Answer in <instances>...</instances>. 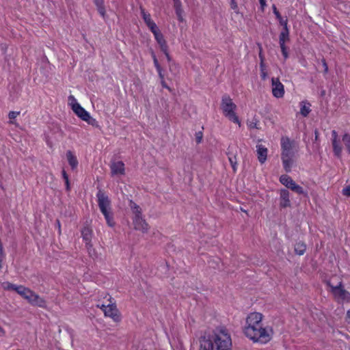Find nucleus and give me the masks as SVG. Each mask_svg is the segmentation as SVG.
Listing matches in <instances>:
<instances>
[{"instance_id":"obj_7","label":"nucleus","mask_w":350,"mask_h":350,"mask_svg":"<svg viewBox=\"0 0 350 350\" xmlns=\"http://www.w3.org/2000/svg\"><path fill=\"white\" fill-rule=\"evenodd\" d=\"M107 301H109L107 304H98L97 308L102 310L105 317L111 318L116 323L120 322L122 319L121 314L116 303L113 301V298L109 296Z\"/></svg>"},{"instance_id":"obj_50","label":"nucleus","mask_w":350,"mask_h":350,"mask_svg":"<svg viewBox=\"0 0 350 350\" xmlns=\"http://www.w3.org/2000/svg\"><path fill=\"white\" fill-rule=\"evenodd\" d=\"M229 160H230V162L232 165V167H233L234 170H235V164L236 163H234L233 160L232 158H229Z\"/></svg>"},{"instance_id":"obj_25","label":"nucleus","mask_w":350,"mask_h":350,"mask_svg":"<svg viewBox=\"0 0 350 350\" xmlns=\"http://www.w3.org/2000/svg\"><path fill=\"white\" fill-rule=\"evenodd\" d=\"M99 14L104 18L105 15V9L104 6V0H94Z\"/></svg>"},{"instance_id":"obj_4","label":"nucleus","mask_w":350,"mask_h":350,"mask_svg":"<svg viewBox=\"0 0 350 350\" xmlns=\"http://www.w3.org/2000/svg\"><path fill=\"white\" fill-rule=\"evenodd\" d=\"M237 108V105L228 95L225 94L222 96L221 101V109L224 116L229 120L238 124L240 126L241 122L236 113Z\"/></svg>"},{"instance_id":"obj_21","label":"nucleus","mask_w":350,"mask_h":350,"mask_svg":"<svg viewBox=\"0 0 350 350\" xmlns=\"http://www.w3.org/2000/svg\"><path fill=\"white\" fill-rule=\"evenodd\" d=\"M31 305L33 306H38L40 308H45L46 307V301L44 298L41 297L40 295L36 293L32 301Z\"/></svg>"},{"instance_id":"obj_47","label":"nucleus","mask_w":350,"mask_h":350,"mask_svg":"<svg viewBox=\"0 0 350 350\" xmlns=\"http://www.w3.org/2000/svg\"><path fill=\"white\" fill-rule=\"evenodd\" d=\"M183 12H181L180 14H176L178 19L180 21H183Z\"/></svg>"},{"instance_id":"obj_8","label":"nucleus","mask_w":350,"mask_h":350,"mask_svg":"<svg viewBox=\"0 0 350 350\" xmlns=\"http://www.w3.org/2000/svg\"><path fill=\"white\" fill-rule=\"evenodd\" d=\"M281 157L295 156L297 148L295 141L288 137H282L280 140Z\"/></svg>"},{"instance_id":"obj_24","label":"nucleus","mask_w":350,"mask_h":350,"mask_svg":"<svg viewBox=\"0 0 350 350\" xmlns=\"http://www.w3.org/2000/svg\"><path fill=\"white\" fill-rule=\"evenodd\" d=\"M31 289L25 287L24 286L19 285L16 288V292L20 295L22 297L26 299L29 294H30Z\"/></svg>"},{"instance_id":"obj_22","label":"nucleus","mask_w":350,"mask_h":350,"mask_svg":"<svg viewBox=\"0 0 350 350\" xmlns=\"http://www.w3.org/2000/svg\"><path fill=\"white\" fill-rule=\"evenodd\" d=\"M300 113L304 116L306 117L311 111L310 107L311 104L306 101L304 100L300 103Z\"/></svg>"},{"instance_id":"obj_30","label":"nucleus","mask_w":350,"mask_h":350,"mask_svg":"<svg viewBox=\"0 0 350 350\" xmlns=\"http://www.w3.org/2000/svg\"><path fill=\"white\" fill-rule=\"evenodd\" d=\"M293 179L288 175H282L280 178V183L287 188L290 185L291 181Z\"/></svg>"},{"instance_id":"obj_2","label":"nucleus","mask_w":350,"mask_h":350,"mask_svg":"<svg viewBox=\"0 0 350 350\" xmlns=\"http://www.w3.org/2000/svg\"><path fill=\"white\" fill-rule=\"evenodd\" d=\"M206 333L210 336L215 350H231L232 347L231 336L225 327H217Z\"/></svg>"},{"instance_id":"obj_54","label":"nucleus","mask_w":350,"mask_h":350,"mask_svg":"<svg viewBox=\"0 0 350 350\" xmlns=\"http://www.w3.org/2000/svg\"><path fill=\"white\" fill-rule=\"evenodd\" d=\"M318 139V131H315V139L317 140Z\"/></svg>"},{"instance_id":"obj_35","label":"nucleus","mask_w":350,"mask_h":350,"mask_svg":"<svg viewBox=\"0 0 350 350\" xmlns=\"http://www.w3.org/2000/svg\"><path fill=\"white\" fill-rule=\"evenodd\" d=\"M292 191H295V193H297L298 194H305V195H306V193H305L304 189L301 186H299L298 185H297L294 187V189H293Z\"/></svg>"},{"instance_id":"obj_27","label":"nucleus","mask_w":350,"mask_h":350,"mask_svg":"<svg viewBox=\"0 0 350 350\" xmlns=\"http://www.w3.org/2000/svg\"><path fill=\"white\" fill-rule=\"evenodd\" d=\"M342 141L343 142V144L345 146V148L347 152L350 155V134L345 133L342 135Z\"/></svg>"},{"instance_id":"obj_18","label":"nucleus","mask_w":350,"mask_h":350,"mask_svg":"<svg viewBox=\"0 0 350 350\" xmlns=\"http://www.w3.org/2000/svg\"><path fill=\"white\" fill-rule=\"evenodd\" d=\"M141 12L145 23L151 31L158 28L156 23L152 20L150 14L146 13L144 10H142Z\"/></svg>"},{"instance_id":"obj_29","label":"nucleus","mask_w":350,"mask_h":350,"mask_svg":"<svg viewBox=\"0 0 350 350\" xmlns=\"http://www.w3.org/2000/svg\"><path fill=\"white\" fill-rule=\"evenodd\" d=\"M2 288L6 291H16V288L18 286V285L12 284L9 282H5L1 284Z\"/></svg>"},{"instance_id":"obj_37","label":"nucleus","mask_w":350,"mask_h":350,"mask_svg":"<svg viewBox=\"0 0 350 350\" xmlns=\"http://www.w3.org/2000/svg\"><path fill=\"white\" fill-rule=\"evenodd\" d=\"M62 176H63V178H64V179L65 180L66 188L68 190L69 187H70V186H69V180H68V176L67 175L66 172H65V170L62 171Z\"/></svg>"},{"instance_id":"obj_10","label":"nucleus","mask_w":350,"mask_h":350,"mask_svg":"<svg viewBox=\"0 0 350 350\" xmlns=\"http://www.w3.org/2000/svg\"><path fill=\"white\" fill-rule=\"evenodd\" d=\"M109 167L112 177L119 178L125 174L124 163L121 161H112Z\"/></svg>"},{"instance_id":"obj_52","label":"nucleus","mask_w":350,"mask_h":350,"mask_svg":"<svg viewBox=\"0 0 350 350\" xmlns=\"http://www.w3.org/2000/svg\"><path fill=\"white\" fill-rule=\"evenodd\" d=\"M347 319L349 322H350V310L347 312Z\"/></svg>"},{"instance_id":"obj_44","label":"nucleus","mask_w":350,"mask_h":350,"mask_svg":"<svg viewBox=\"0 0 350 350\" xmlns=\"http://www.w3.org/2000/svg\"><path fill=\"white\" fill-rule=\"evenodd\" d=\"M202 138V133L199 132L196 134V142L197 143H200Z\"/></svg>"},{"instance_id":"obj_39","label":"nucleus","mask_w":350,"mask_h":350,"mask_svg":"<svg viewBox=\"0 0 350 350\" xmlns=\"http://www.w3.org/2000/svg\"><path fill=\"white\" fill-rule=\"evenodd\" d=\"M342 193L345 196L350 197V186L345 187L342 191Z\"/></svg>"},{"instance_id":"obj_34","label":"nucleus","mask_w":350,"mask_h":350,"mask_svg":"<svg viewBox=\"0 0 350 350\" xmlns=\"http://www.w3.org/2000/svg\"><path fill=\"white\" fill-rule=\"evenodd\" d=\"M173 1H174V5L176 14H180L181 12H183L180 0H173Z\"/></svg>"},{"instance_id":"obj_42","label":"nucleus","mask_w":350,"mask_h":350,"mask_svg":"<svg viewBox=\"0 0 350 350\" xmlns=\"http://www.w3.org/2000/svg\"><path fill=\"white\" fill-rule=\"evenodd\" d=\"M19 114V112H16V111H10L9 113V118L10 119H14Z\"/></svg>"},{"instance_id":"obj_5","label":"nucleus","mask_w":350,"mask_h":350,"mask_svg":"<svg viewBox=\"0 0 350 350\" xmlns=\"http://www.w3.org/2000/svg\"><path fill=\"white\" fill-rule=\"evenodd\" d=\"M129 207L131 208L132 213L134 214L133 223L135 229L139 230L143 233L147 232L149 227L148 224L142 217L141 208L132 200L129 201Z\"/></svg>"},{"instance_id":"obj_49","label":"nucleus","mask_w":350,"mask_h":350,"mask_svg":"<svg viewBox=\"0 0 350 350\" xmlns=\"http://www.w3.org/2000/svg\"><path fill=\"white\" fill-rule=\"evenodd\" d=\"M323 65L325 68V72H327L328 70V67H327V63L325 62V60L323 61Z\"/></svg>"},{"instance_id":"obj_19","label":"nucleus","mask_w":350,"mask_h":350,"mask_svg":"<svg viewBox=\"0 0 350 350\" xmlns=\"http://www.w3.org/2000/svg\"><path fill=\"white\" fill-rule=\"evenodd\" d=\"M66 159L68 160L69 165H70V167L72 170H75L77 167L79 162L77 159V157L75 155V154L72 151L68 150L66 152Z\"/></svg>"},{"instance_id":"obj_12","label":"nucleus","mask_w":350,"mask_h":350,"mask_svg":"<svg viewBox=\"0 0 350 350\" xmlns=\"http://www.w3.org/2000/svg\"><path fill=\"white\" fill-rule=\"evenodd\" d=\"M272 94L274 97L280 98L284 96V87L278 78L271 79Z\"/></svg>"},{"instance_id":"obj_6","label":"nucleus","mask_w":350,"mask_h":350,"mask_svg":"<svg viewBox=\"0 0 350 350\" xmlns=\"http://www.w3.org/2000/svg\"><path fill=\"white\" fill-rule=\"evenodd\" d=\"M69 100H72L73 101L72 104V109L79 118H80L82 120L86 122L90 125L96 127L98 126L97 120L95 118H92L90 116V113L87 111L83 107L81 106L79 103L77 102L76 99L74 98L73 96H70Z\"/></svg>"},{"instance_id":"obj_45","label":"nucleus","mask_w":350,"mask_h":350,"mask_svg":"<svg viewBox=\"0 0 350 350\" xmlns=\"http://www.w3.org/2000/svg\"><path fill=\"white\" fill-rule=\"evenodd\" d=\"M259 2H260V4L262 10L264 11L265 8L267 5L266 0H259Z\"/></svg>"},{"instance_id":"obj_20","label":"nucleus","mask_w":350,"mask_h":350,"mask_svg":"<svg viewBox=\"0 0 350 350\" xmlns=\"http://www.w3.org/2000/svg\"><path fill=\"white\" fill-rule=\"evenodd\" d=\"M289 29L288 28H284L280 32L279 36V44L280 46H286L285 43L289 41Z\"/></svg>"},{"instance_id":"obj_56","label":"nucleus","mask_w":350,"mask_h":350,"mask_svg":"<svg viewBox=\"0 0 350 350\" xmlns=\"http://www.w3.org/2000/svg\"><path fill=\"white\" fill-rule=\"evenodd\" d=\"M1 330H2V329L0 327V331H1Z\"/></svg>"},{"instance_id":"obj_31","label":"nucleus","mask_w":350,"mask_h":350,"mask_svg":"<svg viewBox=\"0 0 350 350\" xmlns=\"http://www.w3.org/2000/svg\"><path fill=\"white\" fill-rule=\"evenodd\" d=\"M260 77L261 78L265 80L267 77V72L266 70L265 65L263 62V59H261V62L260 64Z\"/></svg>"},{"instance_id":"obj_28","label":"nucleus","mask_w":350,"mask_h":350,"mask_svg":"<svg viewBox=\"0 0 350 350\" xmlns=\"http://www.w3.org/2000/svg\"><path fill=\"white\" fill-rule=\"evenodd\" d=\"M85 247L87 248L89 256L92 258L96 259V258H98V254L97 252L96 251V250L93 247L92 243L85 245Z\"/></svg>"},{"instance_id":"obj_48","label":"nucleus","mask_w":350,"mask_h":350,"mask_svg":"<svg viewBox=\"0 0 350 350\" xmlns=\"http://www.w3.org/2000/svg\"><path fill=\"white\" fill-rule=\"evenodd\" d=\"M272 9H273V14H275V16L280 13L278 12V10H277V8H276L275 5L273 4L272 5Z\"/></svg>"},{"instance_id":"obj_51","label":"nucleus","mask_w":350,"mask_h":350,"mask_svg":"<svg viewBox=\"0 0 350 350\" xmlns=\"http://www.w3.org/2000/svg\"><path fill=\"white\" fill-rule=\"evenodd\" d=\"M249 126H250V128H251V129H252V128H257V126H256V123H253V122L250 123V124H249Z\"/></svg>"},{"instance_id":"obj_15","label":"nucleus","mask_w":350,"mask_h":350,"mask_svg":"<svg viewBox=\"0 0 350 350\" xmlns=\"http://www.w3.org/2000/svg\"><path fill=\"white\" fill-rule=\"evenodd\" d=\"M256 153L259 162L262 164L264 163L267 158L268 149L262 144H257Z\"/></svg>"},{"instance_id":"obj_26","label":"nucleus","mask_w":350,"mask_h":350,"mask_svg":"<svg viewBox=\"0 0 350 350\" xmlns=\"http://www.w3.org/2000/svg\"><path fill=\"white\" fill-rule=\"evenodd\" d=\"M306 250V245L303 242H298L295 245V252L298 255H303Z\"/></svg>"},{"instance_id":"obj_14","label":"nucleus","mask_w":350,"mask_h":350,"mask_svg":"<svg viewBox=\"0 0 350 350\" xmlns=\"http://www.w3.org/2000/svg\"><path fill=\"white\" fill-rule=\"evenodd\" d=\"M152 33H153V35L154 36V39L157 42L158 44L159 45L161 51H165L167 44L166 43L165 40L163 38V34L161 33V32L160 31L159 28L152 31Z\"/></svg>"},{"instance_id":"obj_55","label":"nucleus","mask_w":350,"mask_h":350,"mask_svg":"<svg viewBox=\"0 0 350 350\" xmlns=\"http://www.w3.org/2000/svg\"><path fill=\"white\" fill-rule=\"evenodd\" d=\"M57 224L59 229L60 230V222L59 221H57Z\"/></svg>"},{"instance_id":"obj_41","label":"nucleus","mask_w":350,"mask_h":350,"mask_svg":"<svg viewBox=\"0 0 350 350\" xmlns=\"http://www.w3.org/2000/svg\"><path fill=\"white\" fill-rule=\"evenodd\" d=\"M3 258H4V253H3V247L0 246V268L1 267L2 261H3Z\"/></svg>"},{"instance_id":"obj_16","label":"nucleus","mask_w":350,"mask_h":350,"mask_svg":"<svg viewBox=\"0 0 350 350\" xmlns=\"http://www.w3.org/2000/svg\"><path fill=\"white\" fill-rule=\"evenodd\" d=\"M280 206L282 208H286L291 206V200L289 198V192L287 189H283L280 191Z\"/></svg>"},{"instance_id":"obj_46","label":"nucleus","mask_w":350,"mask_h":350,"mask_svg":"<svg viewBox=\"0 0 350 350\" xmlns=\"http://www.w3.org/2000/svg\"><path fill=\"white\" fill-rule=\"evenodd\" d=\"M297 185V184H296L295 182L293 180L292 181H291L290 185L288 186V189H290L293 190V189H294V187Z\"/></svg>"},{"instance_id":"obj_36","label":"nucleus","mask_w":350,"mask_h":350,"mask_svg":"<svg viewBox=\"0 0 350 350\" xmlns=\"http://www.w3.org/2000/svg\"><path fill=\"white\" fill-rule=\"evenodd\" d=\"M230 8L232 9L235 12H239V8L237 3L235 2V0H230Z\"/></svg>"},{"instance_id":"obj_33","label":"nucleus","mask_w":350,"mask_h":350,"mask_svg":"<svg viewBox=\"0 0 350 350\" xmlns=\"http://www.w3.org/2000/svg\"><path fill=\"white\" fill-rule=\"evenodd\" d=\"M275 17L278 20L280 24L283 27V29L288 28V20L286 18H282L280 13L276 14Z\"/></svg>"},{"instance_id":"obj_23","label":"nucleus","mask_w":350,"mask_h":350,"mask_svg":"<svg viewBox=\"0 0 350 350\" xmlns=\"http://www.w3.org/2000/svg\"><path fill=\"white\" fill-rule=\"evenodd\" d=\"M81 234L85 245L91 243L92 232L88 228H84L81 231Z\"/></svg>"},{"instance_id":"obj_9","label":"nucleus","mask_w":350,"mask_h":350,"mask_svg":"<svg viewBox=\"0 0 350 350\" xmlns=\"http://www.w3.org/2000/svg\"><path fill=\"white\" fill-rule=\"evenodd\" d=\"M329 286H330L331 292L338 301L347 302L350 301V293L343 288L341 282L337 286L331 284H329Z\"/></svg>"},{"instance_id":"obj_40","label":"nucleus","mask_w":350,"mask_h":350,"mask_svg":"<svg viewBox=\"0 0 350 350\" xmlns=\"http://www.w3.org/2000/svg\"><path fill=\"white\" fill-rule=\"evenodd\" d=\"M280 48H281L282 53L284 59H286L288 57V54L287 52L286 46H280Z\"/></svg>"},{"instance_id":"obj_32","label":"nucleus","mask_w":350,"mask_h":350,"mask_svg":"<svg viewBox=\"0 0 350 350\" xmlns=\"http://www.w3.org/2000/svg\"><path fill=\"white\" fill-rule=\"evenodd\" d=\"M152 59H153V62H154V65L155 66V68H157V70L159 75V76L161 77H162V74H161V68L159 64V62H158V59L154 54V52H152Z\"/></svg>"},{"instance_id":"obj_17","label":"nucleus","mask_w":350,"mask_h":350,"mask_svg":"<svg viewBox=\"0 0 350 350\" xmlns=\"http://www.w3.org/2000/svg\"><path fill=\"white\" fill-rule=\"evenodd\" d=\"M295 156L281 157L282 165L286 172H290L295 163Z\"/></svg>"},{"instance_id":"obj_11","label":"nucleus","mask_w":350,"mask_h":350,"mask_svg":"<svg viewBox=\"0 0 350 350\" xmlns=\"http://www.w3.org/2000/svg\"><path fill=\"white\" fill-rule=\"evenodd\" d=\"M332 144L334 155L337 158H341L342 152V146L340 140L338 138L337 132L335 130L332 131Z\"/></svg>"},{"instance_id":"obj_1","label":"nucleus","mask_w":350,"mask_h":350,"mask_svg":"<svg viewBox=\"0 0 350 350\" xmlns=\"http://www.w3.org/2000/svg\"><path fill=\"white\" fill-rule=\"evenodd\" d=\"M263 315L260 312L250 313L243 327L245 336L254 342L267 344L273 336V329L271 326L264 325Z\"/></svg>"},{"instance_id":"obj_38","label":"nucleus","mask_w":350,"mask_h":350,"mask_svg":"<svg viewBox=\"0 0 350 350\" xmlns=\"http://www.w3.org/2000/svg\"><path fill=\"white\" fill-rule=\"evenodd\" d=\"M36 295V293H34L33 291L31 290L30 294L28 295V296L26 298V300L31 305L32 301L33 299L34 295Z\"/></svg>"},{"instance_id":"obj_53","label":"nucleus","mask_w":350,"mask_h":350,"mask_svg":"<svg viewBox=\"0 0 350 350\" xmlns=\"http://www.w3.org/2000/svg\"><path fill=\"white\" fill-rule=\"evenodd\" d=\"M162 85L165 88H168V87L165 85V83L163 81L162 82Z\"/></svg>"},{"instance_id":"obj_43","label":"nucleus","mask_w":350,"mask_h":350,"mask_svg":"<svg viewBox=\"0 0 350 350\" xmlns=\"http://www.w3.org/2000/svg\"><path fill=\"white\" fill-rule=\"evenodd\" d=\"M162 52L165 54L167 61L170 62L171 57H170V56L169 55V53H168V46L166 47V51H162Z\"/></svg>"},{"instance_id":"obj_3","label":"nucleus","mask_w":350,"mask_h":350,"mask_svg":"<svg viewBox=\"0 0 350 350\" xmlns=\"http://www.w3.org/2000/svg\"><path fill=\"white\" fill-rule=\"evenodd\" d=\"M96 198L98 207L100 212L104 215L107 224L110 227H113L115 226V221L109 198L101 190H99L96 193Z\"/></svg>"},{"instance_id":"obj_13","label":"nucleus","mask_w":350,"mask_h":350,"mask_svg":"<svg viewBox=\"0 0 350 350\" xmlns=\"http://www.w3.org/2000/svg\"><path fill=\"white\" fill-rule=\"evenodd\" d=\"M198 350H215L213 342L211 340L206 332L199 338V349Z\"/></svg>"}]
</instances>
